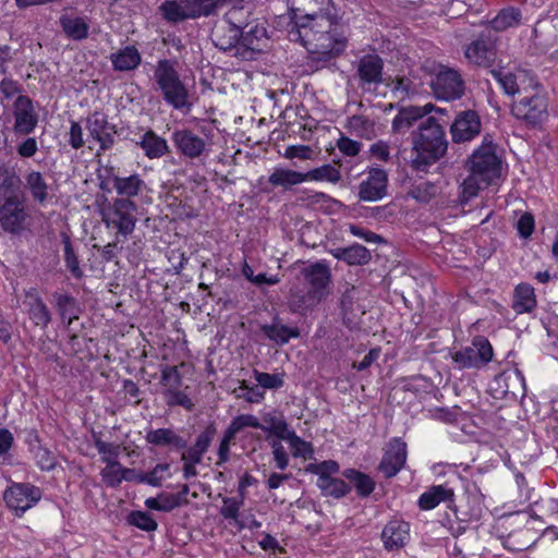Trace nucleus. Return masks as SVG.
Instances as JSON below:
<instances>
[{
  "label": "nucleus",
  "mask_w": 558,
  "mask_h": 558,
  "mask_svg": "<svg viewBox=\"0 0 558 558\" xmlns=\"http://www.w3.org/2000/svg\"><path fill=\"white\" fill-rule=\"evenodd\" d=\"M347 27L340 13L318 16L310 22H293L288 28L290 41L300 43L315 61L328 62L347 47Z\"/></svg>",
  "instance_id": "nucleus-1"
},
{
  "label": "nucleus",
  "mask_w": 558,
  "mask_h": 558,
  "mask_svg": "<svg viewBox=\"0 0 558 558\" xmlns=\"http://www.w3.org/2000/svg\"><path fill=\"white\" fill-rule=\"evenodd\" d=\"M493 142H483L468 161V178L462 183V193L466 198L477 195L501 174V160L494 151Z\"/></svg>",
  "instance_id": "nucleus-2"
},
{
  "label": "nucleus",
  "mask_w": 558,
  "mask_h": 558,
  "mask_svg": "<svg viewBox=\"0 0 558 558\" xmlns=\"http://www.w3.org/2000/svg\"><path fill=\"white\" fill-rule=\"evenodd\" d=\"M301 275L308 290L300 300V308L307 311L317 306L329 294L331 270L326 260H318L304 266Z\"/></svg>",
  "instance_id": "nucleus-3"
},
{
  "label": "nucleus",
  "mask_w": 558,
  "mask_h": 558,
  "mask_svg": "<svg viewBox=\"0 0 558 558\" xmlns=\"http://www.w3.org/2000/svg\"><path fill=\"white\" fill-rule=\"evenodd\" d=\"M154 77L169 105L175 109H182L187 105V89L172 61L159 60L154 71Z\"/></svg>",
  "instance_id": "nucleus-4"
},
{
  "label": "nucleus",
  "mask_w": 558,
  "mask_h": 558,
  "mask_svg": "<svg viewBox=\"0 0 558 558\" xmlns=\"http://www.w3.org/2000/svg\"><path fill=\"white\" fill-rule=\"evenodd\" d=\"M219 2V5L231 4L232 8L226 13L225 22L227 24L220 32L216 33V46L222 50H234L238 56L244 45L241 43L243 35V13L242 2Z\"/></svg>",
  "instance_id": "nucleus-5"
},
{
  "label": "nucleus",
  "mask_w": 558,
  "mask_h": 558,
  "mask_svg": "<svg viewBox=\"0 0 558 558\" xmlns=\"http://www.w3.org/2000/svg\"><path fill=\"white\" fill-rule=\"evenodd\" d=\"M41 489L31 483H12L3 493L7 507L21 518L41 499Z\"/></svg>",
  "instance_id": "nucleus-6"
},
{
  "label": "nucleus",
  "mask_w": 558,
  "mask_h": 558,
  "mask_svg": "<svg viewBox=\"0 0 558 558\" xmlns=\"http://www.w3.org/2000/svg\"><path fill=\"white\" fill-rule=\"evenodd\" d=\"M136 205L129 198H118L104 213V221L108 228H113L119 234L128 236L135 228Z\"/></svg>",
  "instance_id": "nucleus-7"
},
{
  "label": "nucleus",
  "mask_w": 558,
  "mask_h": 558,
  "mask_svg": "<svg viewBox=\"0 0 558 558\" xmlns=\"http://www.w3.org/2000/svg\"><path fill=\"white\" fill-rule=\"evenodd\" d=\"M430 87L437 99L447 101L460 99L465 90L461 74L450 68H441L433 77Z\"/></svg>",
  "instance_id": "nucleus-8"
},
{
  "label": "nucleus",
  "mask_w": 558,
  "mask_h": 558,
  "mask_svg": "<svg viewBox=\"0 0 558 558\" xmlns=\"http://www.w3.org/2000/svg\"><path fill=\"white\" fill-rule=\"evenodd\" d=\"M13 131L19 136L29 135L38 124V113L32 99L19 95L13 102Z\"/></svg>",
  "instance_id": "nucleus-9"
},
{
  "label": "nucleus",
  "mask_w": 558,
  "mask_h": 558,
  "mask_svg": "<svg viewBox=\"0 0 558 558\" xmlns=\"http://www.w3.org/2000/svg\"><path fill=\"white\" fill-rule=\"evenodd\" d=\"M407 444L399 437L392 438L379 462L378 470L386 478L396 476L407 462Z\"/></svg>",
  "instance_id": "nucleus-10"
},
{
  "label": "nucleus",
  "mask_w": 558,
  "mask_h": 558,
  "mask_svg": "<svg viewBox=\"0 0 558 558\" xmlns=\"http://www.w3.org/2000/svg\"><path fill=\"white\" fill-rule=\"evenodd\" d=\"M512 113L517 119L535 125L546 118L547 101L541 95L524 97L512 105Z\"/></svg>",
  "instance_id": "nucleus-11"
},
{
  "label": "nucleus",
  "mask_w": 558,
  "mask_h": 558,
  "mask_svg": "<svg viewBox=\"0 0 558 558\" xmlns=\"http://www.w3.org/2000/svg\"><path fill=\"white\" fill-rule=\"evenodd\" d=\"M412 163L417 171L426 169L442 157L448 142H413Z\"/></svg>",
  "instance_id": "nucleus-12"
},
{
  "label": "nucleus",
  "mask_w": 558,
  "mask_h": 558,
  "mask_svg": "<svg viewBox=\"0 0 558 558\" xmlns=\"http://www.w3.org/2000/svg\"><path fill=\"white\" fill-rule=\"evenodd\" d=\"M26 214L23 197L0 201V223L11 233L19 232L25 220Z\"/></svg>",
  "instance_id": "nucleus-13"
},
{
  "label": "nucleus",
  "mask_w": 558,
  "mask_h": 558,
  "mask_svg": "<svg viewBox=\"0 0 558 558\" xmlns=\"http://www.w3.org/2000/svg\"><path fill=\"white\" fill-rule=\"evenodd\" d=\"M388 175L385 170L373 168L365 180L360 183L359 197L364 202H376L387 193Z\"/></svg>",
  "instance_id": "nucleus-14"
},
{
  "label": "nucleus",
  "mask_w": 558,
  "mask_h": 558,
  "mask_svg": "<svg viewBox=\"0 0 558 558\" xmlns=\"http://www.w3.org/2000/svg\"><path fill=\"white\" fill-rule=\"evenodd\" d=\"M481 130V119L473 110L458 113L450 126L452 140H473L480 135Z\"/></svg>",
  "instance_id": "nucleus-15"
},
{
  "label": "nucleus",
  "mask_w": 558,
  "mask_h": 558,
  "mask_svg": "<svg viewBox=\"0 0 558 558\" xmlns=\"http://www.w3.org/2000/svg\"><path fill=\"white\" fill-rule=\"evenodd\" d=\"M409 539L410 524L403 520H391L381 531L384 547L389 551L404 547Z\"/></svg>",
  "instance_id": "nucleus-16"
},
{
  "label": "nucleus",
  "mask_w": 558,
  "mask_h": 558,
  "mask_svg": "<svg viewBox=\"0 0 558 558\" xmlns=\"http://www.w3.org/2000/svg\"><path fill=\"white\" fill-rule=\"evenodd\" d=\"M24 305L29 319L41 329H46L51 322V313L44 300L35 289L25 294Z\"/></svg>",
  "instance_id": "nucleus-17"
},
{
  "label": "nucleus",
  "mask_w": 558,
  "mask_h": 558,
  "mask_svg": "<svg viewBox=\"0 0 558 558\" xmlns=\"http://www.w3.org/2000/svg\"><path fill=\"white\" fill-rule=\"evenodd\" d=\"M453 497L454 492L448 485H433L421 494L417 505L422 510H432L441 502L449 506L453 502Z\"/></svg>",
  "instance_id": "nucleus-18"
},
{
  "label": "nucleus",
  "mask_w": 558,
  "mask_h": 558,
  "mask_svg": "<svg viewBox=\"0 0 558 558\" xmlns=\"http://www.w3.org/2000/svg\"><path fill=\"white\" fill-rule=\"evenodd\" d=\"M300 3L302 8L298 11H303L305 14L295 22H310L318 16H329L332 13H340L336 8L332 0H294L293 4Z\"/></svg>",
  "instance_id": "nucleus-19"
},
{
  "label": "nucleus",
  "mask_w": 558,
  "mask_h": 558,
  "mask_svg": "<svg viewBox=\"0 0 558 558\" xmlns=\"http://www.w3.org/2000/svg\"><path fill=\"white\" fill-rule=\"evenodd\" d=\"M24 187L31 194L33 201L41 206L52 198L50 186L39 171L32 170L24 175Z\"/></svg>",
  "instance_id": "nucleus-20"
},
{
  "label": "nucleus",
  "mask_w": 558,
  "mask_h": 558,
  "mask_svg": "<svg viewBox=\"0 0 558 558\" xmlns=\"http://www.w3.org/2000/svg\"><path fill=\"white\" fill-rule=\"evenodd\" d=\"M434 109L433 104H426L422 107L402 108L392 121V130L398 134H403L416 120L430 113Z\"/></svg>",
  "instance_id": "nucleus-21"
},
{
  "label": "nucleus",
  "mask_w": 558,
  "mask_h": 558,
  "mask_svg": "<svg viewBox=\"0 0 558 558\" xmlns=\"http://www.w3.org/2000/svg\"><path fill=\"white\" fill-rule=\"evenodd\" d=\"M465 58L478 66H488L495 58L494 45L489 39L478 38L465 49Z\"/></svg>",
  "instance_id": "nucleus-22"
},
{
  "label": "nucleus",
  "mask_w": 558,
  "mask_h": 558,
  "mask_svg": "<svg viewBox=\"0 0 558 558\" xmlns=\"http://www.w3.org/2000/svg\"><path fill=\"white\" fill-rule=\"evenodd\" d=\"M383 60L377 54L362 57L357 65V75L363 84H379L383 75Z\"/></svg>",
  "instance_id": "nucleus-23"
},
{
  "label": "nucleus",
  "mask_w": 558,
  "mask_h": 558,
  "mask_svg": "<svg viewBox=\"0 0 558 558\" xmlns=\"http://www.w3.org/2000/svg\"><path fill=\"white\" fill-rule=\"evenodd\" d=\"M492 74L494 78L500 84L505 93L511 96L519 93L520 87L529 76V73L524 70H517L515 72L493 70Z\"/></svg>",
  "instance_id": "nucleus-24"
},
{
  "label": "nucleus",
  "mask_w": 558,
  "mask_h": 558,
  "mask_svg": "<svg viewBox=\"0 0 558 558\" xmlns=\"http://www.w3.org/2000/svg\"><path fill=\"white\" fill-rule=\"evenodd\" d=\"M145 439L148 444L159 447L182 449L186 445L184 439L171 428L149 429Z\"/></svg>",
  "instance_id": "nucleus-25"
},
{
  "label": "nucleus",
  "mask_w": 558,
  "mask_h": 558,
  "mask_svg": "<svg viewBox=\"0 0 558 558\" xmlns=\"http://www.w3.org/2000/svg\"><path fill=\"white\" fill-rule=\"evenodd\" d=\"M113 69L117 71H131L141 63V54L134 46H126L120 51L110 56Z\"/></svg>",
  "instance_id": "nucleus-26"
},
{
  "label": "nucleus",
  "mask_w": 558,
  "mask_h": 558,
  "mask_svg": "<svg viewBox=\"0 0 558 558\" xmlns=\"http://www.w3.org/2000/svg\"><path fill=\"white\" fill-rule=\"evenodd\" d=\"M536 306L534 288L529 283H520L514 289L512 307L518 314L530 313Z\"/></svg>",
  "instance_id": "nucleus-27"
},
{
  "label": "nucleus",
  "mask_w": 558,
  "mask_h": 558,
  "mask_svg": "<svg viewBox=\"0 0 558 558\" xmlns=\"http://www.w3.org/2000/svg\"><path fill=\"white\" fill-rule=\"evenodd\" d=\"M246 52H262L268 47V35L265 23H246Z\"/></svg>",
  "instance_id": "nucleus-28"
},
{
  "label": "nucleus",
  "mask_w": 558,
  "mask_h": 558,
  "mask_svg": "<svg viewBox=\"0 0 558 558\" xmlns=\"http://www.w3.org/2000/svg\"><path fill=\"white\" fill-rule=\"evenodd\" d=\"M53 299L62 323L70 326L78 318L80 310L73 296L64 293H54Z\"/></svg>",
  "instance_id": "nucleus-29"
},
{
  "label": "nucleus",
  "mask_w": 558,
  "mask_h": 558,
  "mask_svg": "<svg viewBox=\"0 0 558 558\" xmlns=\"http://www.w3.org/2000/svg\"><path fill=\"white\" fill-rule=\"evenodd\" d=\"M342 474L360 497H368L374 492L375 482L368 474L355 469H347Z\"/></svg>",
  "instance_id": "nucleus-30"
},
{
  "label": "nucleus",
  "mask_w": 558,
  "mask_h": 558,
  "mask_svg": "<svg viewBox=\"0 0 558 558\" xmlns=\"http://www.w3.org/2000/svg\"><path fill=\"white\" fill-rule=\"evenodd\" d=\"M87 130L93 140H111L116 133L114 126L110 125L105 114L95 112L86 122Z\"/></svg>",
  "instance_id": "nucleus-31"
},
{
  "label": "nucleus",
  "mask_w": 558,
  "mask_h": 558,
  "mask_svg": "<svg viewBox=\"0 0 558 558\" xmlns=\"http://www.w3.org/2000/svg\"><path fill=\"white\" fill-rule=\"evenodd\" d=\"M316 485L320 489L323 496L336 499L344 497L351 490V486L349 484L343 480L333 476L317 480Z\"/></svg>",
  "instance_id": "nucleus-32"
},
{
  "label": "nucleus",
  "mask_w": 558,
  "mask_h": 558,
  "mask_svg": "<svg viewBox=\"0 0 558 558\" xmlns=\"http://www.w3.org/2000/svg\"><path fill=\"white\" fill-rule=\"evenodd\" d=\"M114 190L119 195L133 197L136 196L144 186V181L137 174L130 177H114L112 179Z\"/></svg>",
  "instance_id": "nucleus-33"
},
{
  "label": "nucleus",
  "mask_w": 558,
  "mask_h": 558,
  "mask_svg": "<svg viewBox=\"0 0 558 558\" xmlns=\"http://www.w3.org/2000/svg\"><path fill=\"white\" fill-rule=\"evenodd\" d=\"M21 180L15 172L0 171V201L20 197Z\"/></svg>",
  "instance_id": "nucleus-34"
},
{
  "label": "nucleus",
  "mask_w": 558,
  "mask_h": 558,
  "mask_svg": "<svg viewBox=\"0 0 558 558\" xmlns=\"http://www.w3.org/2000/svg\"><path fill=\"white\" fill-rule=\"evenodd\" d=\"M244 428V415H238L229 425V427L226 430V434L220 442L218 456L219 461L218 463H223L228 460V453L230 444L233 440L235 434L241 432Z\"/></svg>",
  "instance_id": "nucleus-35"
},
{
  "label": "nucleus",
  "mask_w": 558,
  "mask_h": 558,
  "mask_svg": "<svg viewBox=\"0 0 558 558\" xmlns=\"http://www.w3.org/2000/svg\"><path fill=\"white\" fill-rule=\"evenodd\" d=\"M347 129L351 136L366 140L375 136L374 124L363 116H353L348 119Z\"/></svg>",
  "instance_id": "nucleus-36"
},
{
  "label": "nucleus",
  "mask_w": 558,
  "mask_h": 558,
  "mask_svg": "<svg viewBox=\"0 0 558 558\" xmlns=\"http://www.w3.org/2000/svg\"><path fill=\"white\" fill-rule=\"evenodd\" d=\"M306 180H307V175L305 173H301V172L293 171V170H287V169H276L269 177V182L272 185L284 186V187L296 185Z\"/></svg>",
  "instance_id": "nucleus-37"
},
{
  "label": "nucleus",
  "mask_w": 558,
  "mask_h": 558,
  "mask_svg": "<svg viewBox=\"0 0 558 558\" xmlns=\"http://www.w3.org/2000/svg\"><path fill=\"white\" fill-rule=\"evenodd\" d=\"M282 440H286L289 444L292 454L295 458L307 459L312 458L314 454L312 444L298 436L293 429H290Z\"/></svg>",
  "instance_id": "nucleus-38"
},
{
  "label": "nucleus",
  "mask_w": 558,
  "mask_h": 558,
  "mask_svg": "<svg viewBox=\"0 0 558 558\" xmlns=\"http://www.w3.org/2000/svg\"><path fill=\"white\" fill-rule=\"evenodd\" d=\"M521 12L515 8L502 9L490 22L495 31L501 32L519 24Z\"/></svg>",
  "instance_id": "nucleus-39"
},
{
  "label": "nucleus",
  "mask_w": 558,
  "mask_h": 558,
  "mask_svg": "<svg viewBox=\"0 0 558 558\" xmlns=\"http://www.w3.org/2000/svg\"><path fill=\"white\" fill-rule=\"evenodd\" d=\"M93 440L104 463L119 462L118 458L121 453V446L119 444L104 441L97 434H93Z\"/></svg>",
  "instance_id": "nucleus-40"
},
{
  "label": "nucleus",
  "mask_w": 558,
  "mask_h": 558,
  "mask_svg": "<svg viewBox=\"0 0 558 558\" xmlns=\"http://www.w3.org/2000/svg\"><path fill=\"white\" fill-rule=\"evenodd\" d=\"M260 429L277 436L279 439H283L290 430L287 422L275 413H266L262 416Z\"/></svg>",
  "instance_id": "nucleus-41"
},
{
  "label": "nucleus",
  "mask_w": 558,
  "mask_h": 558,
  "mask_svg": "<svg viewBox=\"0 0 558 558\" xmlns=\"http://www.w3.org/2000/svg\"><path fill=\"white\" fill-rule=\"evenodd\" d=\"M60 23L64 33L73 39H83L87 36L88 26L81 17L62 16Z\"/></svg>",
  "instance_id": "nucleus-42"
},
{
  "label": "nucleus",
  "mask_w": 558,
  "mask_h": 558,
  "mask_svg": "<svg viewBox=\"0 0 558 558\" xmlns=\"http://www.w3.org/2000/svg\"><path fill=\"white\" fill-rule=\"evenodd\" d=\"M148 509L168 512L180 506V496L173 494H159L145 500Z\"/></svg>",
  "instance_id": "nucleus-43"
},
{
  "label": "nucleus",
  "mask_w": 558,
  "mask_h": 558,
  "mask_svg": "<svg viewBox=\"0 0 558 558\" xmlns=\"http://www.w3.org/2000/svg\"><path fill=\"white\" fill-rule=\"evenodd\" d=\"M372 254L368 248L359 243L345 247V259L350 266H363L369 263Z\"/></svg>",
  "instance_id": "nucleus-44"
},
{
  "label": "nucleus",
  "mask_w": 558,
  "mask_h": 558,
  "mask_svg": "<svg viewBox=\"0 0 558 558\" xmlns=\"http://www.w3.org/2000/svg\"><path fill=\"white\" fill-rule=\"evenodd\" d=\"M445 131L436 118L428 117L418 125L417 140H445Z\"/></svg>",
  "instance_id": "nucleus-45"
},
{
  "label": "nucleus",
  "mask_w": 558,
  "mask_h": 558,
  "mask_svg": "<svg viewBox=\"0 0 558 558\" xmlns=\"http://www.w3.org/2000/svg\"><path fill=\"white\" fill-rule=\"evenodd\" d=\"M360 296V290L355 286H349L342 292L340 298L341 313L344 317L354 315L359 310L357 300Z\"/></svg>",
  "instance_id": "nucleus-46"
},
{
  "label": "nucleus",
  "mask_w": 558,
  "mask_h": 558,
  "mask_svg": "<svg viewBox=\"0 0 558 558\" xmlns=\"http://www.w3.org/2000/svg\"><path fill=\"white\" fill-rule=\"evenodd\" d=\"M180 367H185V364L182 363L180 366H162L160 384L165 387V390H174L182 386V375L179 371Z\"/></svg>",
  "instance_id": "nucleus-47"
},
{
  "label": "nucleus",
  "mask_w": 558,
  "mask_h": 558,
  "mask_svg": "<svg viewBox=\"0 0 558 558\" xmlns=\"http://www.w3.org/2000/svg\"><path fill=\"white\" fill-rule=\"evenodd\" d=\"M439 186L429 181L416 183L411 190V196L421 203H427L439 193Z\"/></svg>",
  "instance_id": "nucleus-48"
},
{
  "label": "nucleus",
  "mask_w": 558,
  "mask_h": 558,
  "mask_svg": "<svg viewBox=\"0 0 558 558\" xmlns=\"http://www.w3.org/2000/svg\"><path fill=\"white\" fill-rule=\"evenodd\" d=\"M264 331L269 339L281 344L287 343L291 338L299 337L296 328L287 326H265Z\"/></svg>",
  "instance_id": "nucleus-49"
},
{
  "label": "nucleus",
  "mask_w": 558,
  "mask_h": 558,
  "mask_svg": "<svg viewBox=\"0 0 558 558\" xmlns=\"http://www.w3.org/2000/svg\"><path fill=\"white\" fill-rule=\"evenodd\" d=\"M163 396L166 399V402L169 407H175L180 405L184 408L187 411H192L194 409V402L186 393L185 389L181 390L179 389H169L163 391Z\"/></svg>",
  "instance_id": "nucleus-50"
},
{
  "label": "nucleus",
  "mask_w": 558,
  "mask_h": 558,
  "mask_svg": "<svg viewBox=\"0 0 558 558\" xmlns=\"http://www.w3.org/2000/svg\"><path fill=\"white\" fill-rule=\"evenodd\" d=\"M340 470L338 462L333 460H325L319 463H310L306 465L305 471L311 474L317 475V480L323 477H331Z\"/></svg>",
  "instance_id": "nucleus-51"
},
{
  "label": "nucleus",
  "mask_w": 558,
  "mask_h": 558,
  "mask_svg": "<svg viewBox=\"0 0 558 558\" xmlns=\"http://www.w3.org/2000/svg\"><path fill=\"white\" fill-rule=\"evenodd\" d=\"M122 470L120 462L106 464L100 471L102 482L109 487H118L123 482Z\"/></svg>",
  "instance_id": "nucleus-52"
},
{
  "label": "nucleus",
  "mask_w": 558,
  "mask_h": 558,
  "mask_svg": "<svg viewBox=\"0 0 558 558\" xmlns=\"http://www.w3.org/2000/svg\"><path fill=\"white\" fill-rule=\"evenodd\" d=\"M170 476V465L168 463L157 464L150 472L144 473L140 480L151 486H160L162 481Z\"/></svg>",
  "instance_id": "nucleus-53"
},
{
  "label": "nucleus",
  "mask_w": 558,
  "mask_h": 558,
  "mask_svg": "<svg viewBox=\"0 0 558 558\" xmlns=\"http://www.w3.org/2000/svg\"><path fill=\"white\" fill-rule=\"evenodd\" d=\"M34 458L37 466L43 471H51L57 465L56 456L46 447L39 446L34 452Z\"/></svg>",
  "instance_id": "nucleus-54"
},
{
  "label": "nucleus",
  "mask_w": 558,
  "mask_h": 558,
  "mask_svg": "<svg viewBox=\"0 0 558 558\" xmlns=\"http://www.w3.org/2000/svg\"><path fill=\"white\" fill-rule=\"evenodd\" d=\"M129 522L146 532L155 531L158 526L157 522L151 518V515L143 511L131 512L129 515Z\"/></svg>",
  "instance_id": "nucleus-55"
},
{
  "label": "nucleus",
  "mask_w": 558,
  "mask_h": 558,
  "mask_svg": "<svg viewBox=\"0 0 558 558\" xmlns=\"http://www.w3.org/2000/svg\"><path fill=\"white\" fill-rule=\"evenodd\" d=\"M473 349L478 365L486 364L493 357V348L487 339L483 337L475 338L473 341Z\"/></svg>",
  "instance_id": "nucleus-56"
},
{
  "label": "nucleus",
  "mask_w": 558,
  "mask_h": 558,
  "mask_svg": "<svg viewBox=\"0 0 558 558\" xmlns=\"http://www.w3.org/2000/svg\"><path fill=\"white\" fill-rule=\"evenodd\" d=\"M239 508L240 502L234 498H225L221 507V514L225 519L230 520V523H234L239 530L242 529V522L239 521Z\"/></svg>",
  "instance_id": "nucleus-57"
},
{
  "label": "nucleus",
  "mask_w": 558,
  "mask_h": 558,
  "mask_svg": "<svg viewBox=\"0 0 558 558\" xmlns=\"http://www.w3.org/2000/svg\"><path fill=\"white\" fill-rule=\"evenodd\" d=\"M305 174L307 175V179L312 180H327L329 182H337L340 179L339 171L330 165H325L323 167L313 169Z\"/></svg>",
  "instance_id": "nucleus-58"
},
{
  "label": "nucleus",
  "mask_w": 558,
  "mask_h": 558,
  "mask_svg": "<svg viewBox=\"0 0 558 558\" xmlns=\"http://www.w3.org/2000/svg\"><path fill=\"white\" fill-rule=\"evenodd\" d=\"M254 376L257 385L265 391V389H278L282 387L283 380L278 374H268L254 371Z\"/></svg>",
  "instance_id": "nucleus-59"
},
{
  "label": "nucleus",
  "mask_w": 558,
  "mask_h": 558,
  "mask_svg": "<svg viewBox=\"0 0 558 558\" xmlns=\"http://www.w3.org/2000/svg\"><path fill=\"white\" fill-rule=\"evenodd\" d=\"M453 360L462 368L478 366L473 347H466L460 351H457L453 355Z\"/></svg>",
  "instance_id": "nucleus-60"
},
{
  "label": "nucleus",
  "mask_w": 558,
  "mask_h": 558,
  "mask_svg": "<svg viewBox=\"0 0 558 558\" xmlns=\"http://www.w3.org/2000/svg\"><path fill=\"white\" fill-rule=\"evenodd\" d=\"M317 154L316 149L307 145H292L286 148L284 157L289 159H312Z\"/></svg>",
  "instance_id": "nucleus-61"
},
{
  "label": "nucleus",
  "mask_w": 558,
  "mask_h": 558,
  "mask_svg": "<svg viewBox=\"0 0 558 558\" xmlns=\"http://www.w3.org/2000/svg\"><path fill=\"white\" fill-rule=\"evenodd\" d=\"M64 259L66 268L70 270V272L75 278H81L83 276V272L80 268L77 256L74 253V250L72 248V245L69 241H66L64 244Z\"/></svg>",
  "instance_id": "nucleus-62"
},
{
  "label": "nucleus",
  "mask_w": 558,
  "mask_h": 558,
  "mask_svg": "<svg viewBox=\"0 0 558 558\" xmlns=\"http://www.w3.org/2000/svg\"><path fill=\"white\" fill-rule=\"evenodd\" d=\"M145 155L150 158H159L168 151L167 142H137Z\"/></svg>",
  "instance_id": "nucleus-63"
},
{
  "label": "nucleus",
  "mask_w": 558,
  "mask_h": 558,
  "mask_svg": "<svg viewBox=\"0 0 558 558\" xmlns=\"http://www.w3.org/2000/svg\"><path fill=\"white\" fill-rule=\"evenodd\" d=\"M535 228V220L532 214L524 213L517 222V230L521 238L527 239L532 235Z\"/></svg>",
  "instance_id": "nucleus-64"
}]
</instances>
